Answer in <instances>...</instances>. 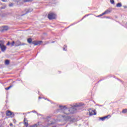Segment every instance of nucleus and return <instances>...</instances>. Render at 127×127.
<instances>
[{"label": "nucleus", "mask_w": 127, "mask_h": 127, "mask_svg": "<svg viewBox=\"0 0 127 127\" xmlns=\"http://www.w3.org/2000/svg\"><path fill=\"white\" fill-rule=\"evenodd\" d=\"M31 127H39V124H35L33 126H31Z\"/></svg>", "instance_id": "15"}, {"label": "nucleus", "mask_w": 127, "mask_h": 127, "mask_svg": "<svg viewBox=\"0 0 127 127\" xmlns=\"http://www.w3.org/2000/svg\"><path fill=\"white\" fill-rule=\"evenodd\" d=\"M7 45H10V43H9V42H8Z\"/></svg>", "instance_id": "25"}, {"label": "nucleus", "mask_w": 127, "mask_h": 127, "mask_svg": "<svg viewBox=\"0 0 127 127\" xmlns=\"http://www.w3.org/2000/svg\"><path fill=\"white\" fill-rule=\"evenodd\" d=\"M2 44H1V41H0V47L1 46Z\"/></svg>", "instance_id": "24"}, {"label": "nucleus", "mask_w": 127, "mask_h": 127, "mask_svg": "<svg viewBox=\"0 0 127 127\" xmlns=\"http://www.w3.org/2000/svg\"><path fill=\"white\" fill-rule=\"evenodd\" d=\"M6 116H11L12 113L10 111H6Z\"/></svg>", "instance_id": "8"}, {"label": "nucleus", "mask_w": 127, "mask_h": 127, "mask_svg": "<svg viewBox=\"0 0 127 127\" xmlns=\"http://www.w3.org/2000/svg\"><path fill=\"white\" fill-rule=\"evenodd\" d=\"M90 116H94L96 115V110H92V109H90L89 110Z\"/></svg>", "instance_id": "4"}, {"label": "nucleus", "mask_w": 127, "mask_h": 127, "mask_svg": "<svg viewBox=\"0 0 127 127\" xmlns=\"http://www.w3.org/2000/svg\"><path fill=\"white\" fill-rule=\"evenodd\" d=\"M11 87H12V86H10L7 88H5V90H6V91H7V90H9V89H10L11 88Z\"/></svg>", "instance_id": "19"}, {"label": "nucleus", "mask_w": 127, "mask_h": 127, "mask_svg": "<svg viewBox=\"0 0 127 127\" xmlns=\"http://www.w3.org/2000/svg\"><path fill=\"white\" fill-rule=\"evenodd\" d=\"M5 65H8L9 64V61L6 60L5 61Z\"/></svg>", "instance_id": "17"}, {"label": "nucleus", "mask_w": 127, "mask_h": 127, "mask_svg": "<svg viewBox=\"0 0 127 127\" xmlns=\"http://www.w3.org/2000/svg\"><path fill=\"white\" fill-rule=\"evenodd\" d=\"M116 6H117V7H122V3H118L117 4V5H116Z\"/></svg>", "instance_id": "13"}, {"label": "nucleus", "mask_w": 127, "mask_h": 127, "mask_svg": "<svg viewBox=\"0 0 127 127\" xmlns=\"http://www.w3.org/2000/svg\"><path fill=\"white\" fill-rule=\"evenodd\" d=\"M42 43V41H37L35 43V45H40V44H41Z\"/></svg>", "instance_id": "9"}, {"label": "nucleus", "mask_w": 127, "mask_h": 127, "mask_svg": "<svg viewBox=\"0 0 127 127\" xmlns=\"http://www.w3.org/2000/svg\"><path fill=\"white\" fill-rule=\"evenodd\" d=\"M123 114H127V109H124L122 111Z\"/></svg>", "instance_id": "18"}, {"label": "nucleus", "mask_w": 127, "mask_h": 127, "mask_svg": "<svg viewBox=\"0 0 127 127\" xmlns=\"http://www.w3.org/2000/svg\"><path fill=\"white\" fill-rule=\"evenodd\" d=\"M124 8H127V6H124Z\"/></svg>", "instance_id": "27"}, {"label": "nucleus", "mask_w": 127, "mask_h": 127, "mask_svg": "<svg viewBox=\"0 0 127 127\" xmlns=\"http://www.w3.org/2000/svg\"><path fill=\"white\" fill-rule=\"evenodd\" d=\"M27 42L28 43H31V42H32V39H31V38H29L27 39Z\"/></svg>", "instance_id": "14"}, {"label": "nucleus", "mask_w": 127, "mask_h": 127, "mask_svg": "<svg viewBox=\"0 0 127 127\" xmlns=\"http://www.w3.org/2000/svg\"><path fill=\"white\" fill-rule=\"evenodd\" d=\"M110 2L112 4L115 3V1L114 0H110Z\"/></svg>", "instance_id": "20"}, {"label": "nucleus", "mask_w": 127, "mask_h": 127, "mask_svg": "<svg viewBox=\"0 0 127 127\" xmlns=\"http://www.w3.org/2000/svg\"><path fill=\"white\" fill-rule=\"evenodd\" d=\"M10 126H12V124H11V123L10 124Z\"/></svg>", "instance_id": "28"}, {"label": "nucleus", "mask_w": 127, "mask_h": 127, "mask_svg": "<svg viewBox=\"0 0 127 127\" xmlns=\"http://www.w3.org/2000/svg\"><path fill=\"white\" fill-rule=\"evenodd\" d=\"M0 48L1 50V51H2V52H4V51L5 50H6V47L3 45H2L0 47Z\"/></svg>", "instance_id": "5"}, {"label": "nucleus", "mask_w": 127, "mask_h": 127, "mask_svg": "<svg viewBox=\"0 0 127 127\" xmlns=\"http://www.w3.org/2000/svg\"><path fill=\"white\" fill-rule=\"evenodd\" d=\"M48 17L49 19H55L56 18V14L54 13H50L48 15Z\"/></svg>", "instance_id": "2"}, {"label": "nucleus", "mask_w": 127, "mask_h": 127, "mask_svg": "<svg viewBox=\"0 0 127 127\" xmlns=\"http://www.w3.org/2000/svg\"><path fill=\"white\" fill-rule=\"evenodd\" d=\"M14 44H15V43L14 42V41H12L10 44V45L11 46V47H12V46H14Z\"/></svg>", "instance_id": "11"}, {"label": "nucleus", "mask_w": 127, "mask_h": 127, "mask_svg": "<svg viewBox=\"0 0 127 127\" xmlns=\"http://www.w3.org/2000/svg\"><path fill=\"white\" fill-rule=\"evenodd\" d=\"M8 29V27L7 26H4L3 27V30H7Z\"/></svg>", "instance_id": "16"}, {"label": "nucleus", "mask_w": 127, "mask_h": 127, "mask_svg": "<svg viewBox=\"0 0 127 127\" xmlns=\"http://www.w3.org/2000/svg\"><path fill=\"white\" fill-rule=\"evenodd\" d=\"M2 1H4V2H6L7 1V0H1Z\"/></svg>", "instance_id": "23"}, {"label": "nucleus", "mask_w": 127, "mask_h": 127, "mask_svg": "<svg viewBox=\"0 0 127 127\" xmlns=\"http://www.w3.org/2000/svg\"><path fill=\"white\" fill-rule=\"evenodd\" d=\"M110 12H111V10L108 9L106 10L104 12H103L102 14H108V13H110Z\"/></svg>", "instance_id": "7"}, {"label": "nucleus", "mask_w": 127, "mask_h": 127, "mask_svg": "<svg viewBox=\"0 0 127 127\" xmlns=\"http://www.w3.org/2000/svg\"><path fill=\"white\" fill-rule=\"evenodd\" d=\"M110 118H111V116L110 115H108L106 117L101 118V120H102V121H105V120H106V119H110Z\"/></svg>", "instance_id": "6"}, {"label": "nucleus", "mask_w": 127, "mask_h": 127, "mask_svg": "<svg viewBox=\"0 0 127 127\" xmlns=\"http://www.w3.org/2000/svg\"><path fill=\"white\" fill-rule=\"evenodd\" d=\"M26 45V44L24 43H21L20 41L17 40L15 42V46L17 47V46H22Z\"/></svg>", "instance_id": "3"}, {"label": "nucleus", "mask_w": 127, "mask_h": 127, "mask_svg": "<svg viewBox=\"0 0 127 127\" xmlns=\"http://www.w3.org/2000/svg\"><path fill=\"white\" fill-rule=\"evenodd\" d=\"M83 104L81 103H75L73 105L71 108H67L66 106H60V108H61L62 110L63 111L64 114L65 115H69V114H74L76 113L77 111V107H81Z\"/></svg>", "instance_id": "1"}, {"label": "nucleus", "mask_w": 127, "mask_h": 127, "mask_svg": "<svg viewBox=\"0 0 127 127\" xmlns=\"http://www.w3.org/2000/svg\"><path fill=\"white\" fill-rule=\"evenodd\" d=\"M24 126L27 127L28 126V123L25 120L24 121Z\"/></svg>", "instance_id": "10"}, {"label": "nucleus", "mask_w": 127, "mask_h": 127, "mask_svg": "<svg viewBox=\"0 0 127 127\" xmlns=\"http://www.w3.org/2000/svg\"><path fill=\"white\" fill-rule=\"evenodd\" d=\"M24 2H29V1H32L33 0H22Z\"/></svg>", "instance_id": "12"}, {"label": "nucleus", "mask_w": 127, "mask_h": 127, "mask_svg": "<svg viewBox=\"0 0 127 127\" xmlns=\"http://www.w3.org/2000/svg\"><path fill=\"white\" fill-rule=\"evenodd\" d=\"M66 47H67V46H64V48H63V50L65 51V48H66Z\"/></svg>", "instance_id": "26"}, {"label": "nucleus", "mask_w": 127, "mask_h": 127, "mask_svg": "<svg viewBox=\"0 0 127 127\" xmlns=\"http://www.w3.org/2000/svg\"><path fill=\"white\" fill-rule=\"evenodd\" d=\"M13 5V4L12 3H11L9 4V6H12Z\"/></svg>", "instance_id": "22"}, {"label": "nucleus", "mask_w": 127, "mask_h": 127, "mask_svg": "<svg viewBox=\"0 0 127 127\" xmlns=\"http://www.w3.org/2000/svg\"><path fill=\"white\" fill-rule=\"evenodd\" d=\"M103 15H105V14H103V13H102L101 14L97 16V17H100V16H103Z\"/></svg>", "instance_id": "21"}]
</instances>
